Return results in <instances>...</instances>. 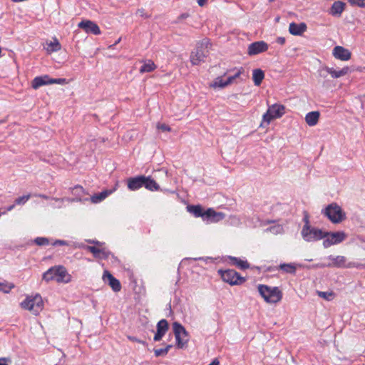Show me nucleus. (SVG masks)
Returning <instances> with one entry per match:
<instances>
[{
  "mask_svg": "<svg viewBox=\"0 0 365 365\" xmlns=\"http://www.w3.org/2000/svg\"><path fill=\"white\" fill-rule=\"evenodd\" d=\"M327 71L332 78H338L349 73L350 72V68L348 66H345L339 71L335 70L334 68H329V69H327Z\"/></svg>",
  "mask_w": 365,
  "mask_h": 365,
  "instance_id": "obj_23",
  "label": "nucleus"
},
{
  "mask_svg": "<svg viewBox=\"0 0 365 365\" xmlns=\"http://www.w3.org/2000/svg\"><path fill=\"white\" fill-rule=\"evenodd\" d=\"M143 186L151 191L158 190L160 187L158 184L150 177H145V180L143 182Z\"/></svg>",
  "mask_w": 365,
  "mask_h": 365,
  "instance_id": "obj_27",
  "label": "nucleus"
},
{
  "mask_svg": "<svg viewBox=\"0 0 365 365\" xmlns=\"http://www.w3.org/2000/svg\"><path fill=\"white\" fill-rule=\"evenodd\" d=\"M21 304L22 308L29 310L35 315H38L43 309L42 297L38 294L34 297H27Z\"/></svg>",
  "mask_w": 365,
  "mask_h": 365,
  "instance_id": "obj_4",
  "label": "nucleus"
},
{
  "mask_svg": "<svg viewBox=\"0 0 365 365\" xmlns=\"http://www.w3.org/2000/svg\"><path fill=\"white\" fill-rule=\"evenodd\" d=\"M333 56L341 61H348L351 58V52L343 46H336L333 49Z\"/></svg>",
  "mask_w": 365,
  "mask_h": 365,
  "instance_id": "obj_15",
  "label": "nucleus"
},
{
  "mask_svg": "<svg viewBox=\"0 0 365 365\" xmlns=\"http://www.w3.org/2000/svg\"><path fill=\"white\" fill-rule=\"evenodd\" d=\"M47 84L50 83L49 77L46 75L43 76L36 77L32 81V87L34 89H37L38 88Z\"/></svg>",
  "mask_w": 365,
  "mask_h": 365,
  "instance_id": "obj_24",
  "label": "nucleus"
},
{
  "mask_svg": "<svg viewBox=\"0 0 365 365\" xmlns=\"http://www.w3.org/2000/svg\"><path fill=\"white\" fill-rule=\"evenodd\" d=\"M205 220H210L211 222H218L225 217V214L221 212H216L212 208L205 210Z\"/></svg>",
  "mask_w": 365,
  "mask_h": 365,
  "instance_id": "obj_16",
  "label": "nucleus"
},
{
  "mask_svg": "<svg viewBox=\"0 0 365 365\" xmlns=\"http://www.w3.org/2000/svg\"><path fill=\"white\" fill-rule=\"evenodd\" d=\"M78 26L83 29L86 33H91L94 35H98L101 34V30L98 26L90 20L81 21Z\"/></svg>",
  "mask_w": 365,
  "mask_h": 365,
  "instance_id": "obj_13",
  "label": "nucleus"
},
{
  "mask_svg": "<svg viewBox=\"0 0 365 365\" xmlns=\"http://www.w3.org/2000/svg\"><path fill=\"white\" fill-rule=\"evenodd\" d=\"M327 69H329V67L325 66L319 69V74L322 78H325L327 77V75L329 74L327 71Z\"/></svg>",
  "mask_w": 365,
  "mask_h": 365,
  "instance_id": "obj_44",
  "label": "nucleus"
},
{
  "mask_svg": "<svg viewBox=\"0 0 365 365\" xmlns=\"http://www.w3.org/2000/svg\"><path fill=\"white\" fill-rule=\"evenodd\" d=\"M36 196H38V197H41V198L45 199V200H48V197L47 195H43V194L36 195Z\"/></svg>",
  "mask_w": 365,
  "mask_h": 365,
  "instance_id": "obj_54",
  "label": "nucleus"
},
{
  "mask_svg": "<svg viewBox=\"0 0 365 365\" xmlns=\"http://www.w3.org/2000/svg\"><path fill=\"white\" fill-rule=\"evenodd\" d=\"M53 200H56V201L62 200L61 199H58V198H53Z\"/></svg>",
  "mask_w": 365,
  "mask_h": 365,
  "instance_id": "obj_59",
  "label": "nucleus"
},
{
  "mask_svg": "<svg viewBox=\"0 0 365 365\" xmlns=\"http://www.w3.org/2000/svg\"><path fill=\"white\" fill-rule=\"evenodd\" d=\"M136 13H137V14L140 15L141 17L145 18V19H148V18H150L151 16V15L148 14L145 11V10L144 9H143V8L138 9L137 10Z\"/></svg>",
  "mask_w": 365,
  "mask_h": 365,
  "instance_id": "obj_43",
  "label": "nucleus"
},
{
  "mask_svg": "<svg viewBox=\"0 0 365 365\" xmlns=\"http://www.w3.org/2000/svg\"><path fill=\"white\" fill-rule=\"evenodd\" d=\"M72 193L74 195L81 197L85 194V190L83 189V187L80 185H76L72 188ZM79 200H81V198H79Z\"/></svg>",
  "mask_w": 365,
  "mask_h": 365,
  "instance_id": "obj_35",
  "label": "nucleus"
},
{
  "mask_svg": "<svg viewBox=\"0 0 365 365\" xmlns=\"http://www.w3.org/2000/svg\"><path fill=\"white\" fill-rule=\"evenodd\" d=\"M156 68V66L154 62L151 60H148L145 62V63L140 68V72L143 73H148L154 71Z\"/></svg>",
  "mask_w": 365,
  "mask_h": 365,
  "instance_id": "obj_29",
  "label": "nucleus"
},
{
  "mask_svg": "<svg viewBox=\"0 0 365 365\" xmlns=\"http://www.w3.org/2000/svg\"><path fill=\"white\" fill-rule=\"evenodd\" d=\"M46 44H47L46 51H47L48 53L56 52L61 49V45L56 38H54L53 41L46 43Z\"/></svg>",
  "mask_w": 365,
  "mask_h": 365,
  "instance_id": "obj_26",
  "label": "nucleus"
},
{
  "mask_svg": "<svg viewBox=\"0 0 365 365\" xmlns=\"http://www.w3.org/2000/svg\"><path fill=\"white\" fill-rule=\"evenodd\" d=\"M235 79V77H233V76H230V77H228V78H227V79L225 81V84H227V86H228V85H230V84L232 83Z\"/></svg>",
  "mask_w": 365,
  "mask_h": 365,
  "instance_id": "obj_49",
  "label": "nucleus"
},
{
  "mask_svg": "<svg viewBox=\"0 0 365 365\" xmlns=\"http://www.w3.org/2000/svg\"><path fill=\"white\" fill-rule=\"evenodd\" d=\"M120 40H121V38H119L118 39V41H116V42H115L113 45L110 46V47H113V46H114L115 45H116L117 43H118L120 41Z\"/></svg>",
  "mask_w": 365,
  "mask_h": 365,
  "instance_id": "obj_57",
  "label": "nucleus"
},
{
  "mask_svg": "<svg viewBox=\"0 0 365 365\" xmlns=\"http://www.w3.org/2000/svg\"><path fill=\"white\" fill-rule=\"evenodd\" d=\"M145 176L139 175L135 178H130L128 180V187L130 190H138L143 186Z\"/></svg>",
  "mask_w": 365,
  "mask_h": 365,
  "instance_id": "obj_18",
  "label": "nucleus"
},
{
  "mask_svg": "<svg viewBox=\"0 0 365 365\" xmlns=\"http://www.w3.org/2000/svg\"><path fill=\"white\" fill-rule=\"evenodd\" d=\"M34 242L38 246H44L49 244V240L46 237H36Z\"/></svg>",
  "mask_w": 365,
  "mask_h": 365,
  "instance_id": "obj_37",
  "label": "nucleus"
},
{
  "mask_svg": "<svg viewBox=\"0 0 365 365\" xmlns=\"http://www.w3.org/2000/svg\"><path fill=\"white\" fill-rule=\"evenodd\" d=\"M258 291L267 303H277L282 298V292L277 287H271L267 285L259 284Z\"/></svg>",
  "mask_w": 365,
  "mask_h": 365,
  "instance_id": "obj_3",
  "label": "nucleus"
},
{
  "mask_svg": "<svg viewBox=\"0 0 365 365\" xmlns=\"http://www.w3.org/2000/svg\"><path fill=\"white\" fill-rule=\"evenodd\" d=\"M285 107L283 105L274 104L269 107L267 112L263 115V121L269 125L272 120L281 118L284 113Z\"/></svg>",
  "mask_w": 365,
  "mask_h": 365,
  "instance_id": "obj_8",
  "label": "nucleus"
},
{
  "mask_svg": "<svg viewBox=\"0 0 365 365\" xmlns=\"http://www.w3.org/2000/svg\"><path fill=\"white\" fill-rule=\"evenodd\" d=\"M244 72V68H240L237 72L234 75L232 76L233 77H235V78L236 79L237 78H239L240 76V75Z\"/></svg>",
  "mask_w": 365,
  "mask_h": 365,
  "instance_id": "obj_48",
  "label": "nucleus"
},
{
  "mask_svg": "<svg viewBox=\"0 0 365 365\" xmlns=\"http://www.w3.org/2000/svg\"><path fill=\"white\" fill-rule=\"evenodd\" d=\"M172 347H173V346L171 344H168L163 349H155L154 353H155V356L158 357L160 356L166 355L168 354V351L170 350V349H171Z\"/></svg>",
  "mask_w": 365,
  "mask_h": 365,
  "instance_id": "obj_33",
  "label": "nucleus"
},
{
  "mask_svg": "<svg viewBox=\"0 0 365 365\" xmlns=\"http://www.w3.org/2000/svg\"><path fill=\"white\" fill-rule=\"evenodd\" d=\"M320 113L319 111H312L305 115V121L309 126H314L317 124Z\"/></svg>",
  "mask_w": 365,
  "mask_h": 365,
  "instance_id": "obj_20",
  "label": "nucleus"
},
{
  "mask_svg": "<svg viewBox=\"0 0 365 365\" xmlns=\"http://www.w3.org/2000/svg\"><path fill=\"white\" fill-rule=\"evenodd\" d=\"M227 84H225V81L222 80L221 77H217L215 79V81L211 83L210 86L213 88H225Z\"/></svg>",
  "mask_w": 365,
  "mask_h": 365,
  "instance_id": "obj_34",
  "label": "nucleus"
},
{
  "mask_svg": "<svg viewBox=\"0 0 365 365\" xmlns=\"http://www.w3.org/2000/svg\"><path fill=\"white\" fill-rule=\"evenodd\" d=\"M187 16H188V14H182V15H180V16L179 18L180 19H185V18H187Z\"/></svg>",
  "mask_w": 365,
  "mask_h": 365,
  "instance_id": "obj_56",
  "label": "nucleus"
},
{
  "mask_svg": "<svg viewBox=\"0 0 365 365\" xmlns=\"http://www.w3.org/2000/svg\"><path fill=\"white\" fill-rule=\"evenodd\" d=\"M222 280L230 285L240 284L245 279L233 269H227L225 271H220Z\"/></svg>",
  "mask_w": 365,
  "mask_h": 365,
  "instance_id": "obj_10",
  "label": "nucleus"
},
{
  "mask_svg": "<svg viewBox=\"0 0 365 365\" xmlns=\"http://www.w3.org/2000/svg\"><path fill=\"white\" fill-rule=\"evenodd\" d=\"M268 49V44L263 41H255L248 46L247 53L249 56H255L262 52L267 51Z\"/></svg>",
  "mask_w": 365,
  "mask_h": 365,
  "instance_id": "obj_12",
  "label": "nucleus"
},
{
  "mask_svg": "<svg viewBox=\"0 0 365 365\" xmlns=\"http://www.w3.org/2000/svg\"><path fill=\"white\" fill-rule=\"evenodd\" d=\"M68 245V243L66 241L61 240H57L52 243L53 246H57V245L63 246V245Z\"/></svg>",
  "mask_w": 365,
  "mask_h": 365,
  "instance_id": "obj_46",
  "label": "nucleus"
},
{
  "mask_svg": "<svg viewBox=\"0 0 365 365\" xmlns=\"http://www.w3.org/2000/svg\"><path fill=\"white\" fill-rule=\"evenodd\" d=\"M351 5L361 8L365 7V0H348Z\"/></svg>",
  "mask_w": 365,
  "mask_h": 365,
  "instance_id": "obj_39",
  "label": "nucleus"
},
{
  "mask_svg": "<svg viewBox=\"0 0 365 365\" xmlns=\"http://www.w3.org/2000/svg\"><path fill=\"white\" fill-rule=\"evenodd\" d=\"M209 365H219V361L215 359L212 363H210Z\"/></svg>",
  "mask_w": 365,
  "mask_h": 365,
  "instance_id": "obj_55",
  "label": "nucleus"
},
{
  "mask_svg": "<svg viewBox=\"0 0 365 365\" xmlns=\"http://www.w3.org/2000/svg\"><path fill=\"white\" fill-rule=\"evenodd\" d=\"M43 279L46 282L56 281L58 283H68L71 280V276L63 266H55L48 269L43 275Z\"/></svg>",
  "mask_w": 365,
  "mask_h": 365,
  "instance_id": "obj_1",
  "label": "nucleus"
},
{
  "mask_svg": "<svg viewBox=\"0 0 365 365\" xmlns=\"http://www.w3.org/2000/svg\"><path fill=\"white\" fill-rule=\"evenodd\" d=\"M302 235L304 240L312 242L324 238L327 235L322 230L311 227L310 226H304L302 230Z\"/></svg>",
  "mask_w": 365,
  "mask_h": 365,
  "instance_id": "obj_7",
  "label": "nucleus"
},
{
  "mask_svg": "<svg viewBox=\"0 0 365 365\" xmlns=\"http://www.w3.org/2000/svg\"><path fill=\"white\" fill-rule=\"evenodd\" d=\"M329 259L331 261L327 264H322L320 265V267H356V268H365V264H359V263H355V262H350L347 265H345L346 262V258L344 256H329Z\"/></svg>",
  "mask_w": 365,
  "mask_h": 365,
  "instance_id": "obj_9",
  "label": "nucleus"
},
{
  "mask_svg": "<svg viewBox=\"0 0 365 365\" xmlns=\"http://www.w3.org/2000/svg\"><path fill=\"white\" fill-rule=\"evenodd\" d=\"M327 236L323 242L324 247H329L334 244H338L344 241L346 238V235L343 232H325Z\"/></svg>",
  "mask_w": 365,
  "mask_h": 365,
  "instance_id": "obj_11",
  "label": "nucleus"
},
{
  "mask_svg": "<svg viewBox=\"0 0 365 365\" xmlns=\"http://www.w3.org/2000/svg\"><path fill=\"white\" fill-rule=\"evenodd\" d=\"M305 23L296 24L292 22L289 26V31L294 36H301L307 30Z\"/></svg>",
  "mask_w": 365,
  "mask_h": 365,
  "instance_id": "obj_19",
  "label": "nucleus"
},
{
  "mask_svg": "<svg viewBox=\"0 0 365 365\" xmlns=\"http://www.w3.org/2000/svg\"><path fill=\"white\" fill-rule=\"evenodd\" d=\"M67 83L66 78H49V83H57V84H66Z\"/></svg>",
  "mask_w": 365,
  "mask_h": 365,
  "instance_id": "obj_41",
  "label": "nucleus"
},
{
  "mask_svg": "<svg viewBox=\"0 0 365 365\" xmlns=\"http://www.w3.org/2000/svg\"><path fill=\"white\" fill-rule=\"evenodd\" d=\"M324 214L333 223H339L345 219V212L336 203L329 205L324 210Z\"/></svg>",
  "mask_w": 365,
  "mask_h": 365,
  "instance_id": "obj_5",
  "label": "nucleus"
},
{
  "mask_svg": "<svg viewBox=\"0 0 365 365\" xmlns=\"http://www.w3.org/2000/svg\"><path fill=\"white\" fill-rule=\"evenodd\" d=\"M318 295L327 300H331L334 297V293L328 292H318Z\"/></svg>",
  "mask_w": 365,
  "mask_h": 365,
  "instance_id": "obj_38",
  "label": "nucleus"
},
{
  "mask_svg": "<svg viewBox=\"0 0 365 365\" xmlns=\"http://www.w3.org/2000/svg\"><path fill=\"white\" fill-rule=\"evenodd\" d=\"M277 42L281 45L285 43V38L284 37H278L277 38Z\"/></svg>",
  "mask_w": 365,
  "mask_h": 365,
  "instance_id": "obj_51",
  "label": "nucleus"
},
{
  "mask_svg": "<svg viewBox=\"0 0 365 365\" xmlns=\"http://www.w3.org/2000/svg\"><path fill=\"white\" fill-rule=\"evenodd\" d=\"M128 339L132 341H135L138 343H140L142 344H145V342L144 341L140 340L135 336H128Z\"/></svg>",
  "mask_w": 365,
  "mask_h": 365,
  "instance_id": "obj_47",
  "label": "nucleus"
},
{
  "mask_svg": "<svg viewBox=\"0 0 365 365\" xmlns=\"http://www.w3.org/2000/svg\"><path fill=\"white\" fill-rule=\"evenodd\" d=\"M173 329L176 339V346L182 349L188 342V333L185 327L178 322L173 323Z\"/></svg>",
  "mask_w": 365,
  "mask_h": 365,
  "instance_id": "obj_6",
  "label": "nucleus"
},
{
  "mask_svg": "<svg viewBox=\"0 0 365 365\" xmlns=\"http://www.w3.org/2000/svg\"><path fill=\"white\" fill-rule=\"evenodd\" d=\"M104 282L108 283L114 292H119L121 284L118 279H115L108 271L106 270L103 274Z\"/></svg>",
  "mask_w": 365,
  "mask_h": 365,
  "instance_id": "obj_14",
  "label": "nucleus"
},
{
  "mask_svg": "<svg viewBox=\"0 0 365 365\" xmlns=\"http://www.w3.org/2000/svg\"><path fill=\"white\" fill-rule=\"evenodd\" d=\"M211 44L208 40L204 39L197 44L196 48L191 52L190 62L192 65H199L208 56Z\"/></svg>",
  "mask_w": 365,
  "mask_h": 365,
  "instance_id": "obj_2",
  "label": "nucleus"
},
{
  "mask_svg": "<svg viewBox=\"0 0 365 365\" xmlns=\"http://www.w3.org/2000/svg\"><path fill=\"white\" fill-rule=\"evenodd\" d=\"M231 260L234 261L235 264L242 269H245L249 267V264L247 261H243L236 257H231Z\"/></svg>",
  "mask_w": 365,
  "mask_h": 365,
  "instance_id": "obj_32",
  "label": "nucleus"
},
{
  "mask_svg": "<svg viewBox=\"0 0 365 365\" xmlns=\"http://www.w3.org/2000/svg\"><path fill=\"white\" fill-rule=\"evenodd\" d=\"M109 192L108 191H103L98 194L94 195L91 197V200L93 203H98L103 200H104L108 195Z\"/></svg>",
  "mask_w": 365,
  "mask_h": 365,
  "instance_id": "obj_31",
  "label": "nucleus"
},
{
  "mask_svg": "<svg viewBox=\"0 0 365 365\" xmlns=\"http://www.w3.org/2000/svg\"><path fill=\"white\" fill-rule=\"evenodd\" d=\"M14 206H15L14 205H11V206H9V207L7 208V210H8V211H11V210H13V209H14Z\"/></svg>",
  "mask_w": 365,
  "mask_h": 365,
  "instance_id": "obj_58",
  "label": "nucleus"
},
{
  "mask_svg": "<svg viewBox=\"0 0 365 365\" xmlns=\"http://www.w3.org/2000/svg\"><path fill=\"white\" fill-rule=\"evenodd\" d=\"M207 1V0H197V4L199 6H203L206 4Z\"/></svg>",
  "mask_w": 365,
  "mask_h": 365,
  "instance_id": "obj_53",
  "label": "nucleus"
},
{
  "mask_svg": "<svg viewBox=\"0 0 365 365\" xmlns=\"http://www.w3.org/2000/svg\"><path fill=\"white\" fill-rule=\"evenodd\" d=\"M187 210L190 213L192 214L195 217H201L203 218V220H205V211L203 210L201 205H188L187 207Z\"/></svg>",
  "mask_w": 365,
  "mask_h": 365,
  "instance_id": "obj_21",
  "label": "nucleus"
},
{
  "mask_svg": "<svg viewBox=\"0 0 365 365\" xmlns=\"http://www.w3.org/2000/svg\"><path fill=\"white\" fill-rule=\"evenodd\" d=\"M274 0H269V2H272L274 1Z\"/></svg>",
  "mask_w": 365,
  "mask_h": 365,
  "instance_id": "obj_60",
  "label": "nucleus"
},
{
  "mask_svg": "<svg viewBox=\"0 0 365 365\" xmlns=\"http://www.w3.org/2000/svg\"><path fill=\"white\" fill-rule=\"evenodd\" d=\"M279 269L285 273L294 274L297 270L296 265L292 263H283L279 264Z\"/></svg>",
  "mask_w": 365,
  "mask_h": 365,
  "instance_id": "obj_28",
  "label": "nucleus"
},
{
  "mask_svg": "<svg viewBox=\"0 0 365 365\" xmlns=\"http://www.w3.org/2000/svg\"><path fill=\"white\" fill-rule=\"evenodd\" d=\"M0 365H8L6 358H0Z\"/></svg>",
  "mask_w": 365,
  "mask_h": 365,
  "instance_id": "obj_52",
  "label": "nucleus"
},
{
  "mask_svg": "<svg viewBox=\"0 0 365 365\" xmlns=\"http://www.w3.org/2000/svg\"><path fill=\"white\" fill-rule=\"evenodd\" d=\"M13 287L14 285H10L6 283L0 282V291L4 292L5 293H8Z\"/></svg>",
  "mask_w": 365,
  "mask_h": 365,
  "instance_id": "obj_40",
  "label": "nucleus"
},
{
  "mask_svg": "<svg viewBox=\"0 0 365 365\" xmlns=\"http://www.w3.org/2000/svg\"><path fill=\"white\" fill-rule=\"evenodd\" d=\"M304 221L305 222V225L304 226H310L309 225V215H307V213H305V215H304Z\"/></svg>",
  "mask_w": 365,
  "mask_h": 365,
  "instance_id": "obj_50",
  "label": "nucleus"
},
{
  "mask_svg": "<svg viewBox=\"0 0 365 365\" xmlns=\"http://www.w3.org/2000/svg\"><path fill=\"white\" fill-rule=\"evenodd\" d=\"M157 128L163 131H170V128L166 124H158Z\"/></svg>",
  "mask_w": 365,
  "mask_h": 365,
  "instance_id": "obj_45",
  "label": "nucleus"
},
{
  "mask_svg": "<svg viewBox=\"0 0 365 365\" xmlns=\"http://www.w3.org/2000/svg\"><path fill=\"white\" fill-rule=\"evenodd\" d=\"M264 78V73L260 68H256L252 72V79L255 86H259Z\"/></svg>",
  "mask_w": 365,
  "mask_h": 365,
  "instance_id": "obj_25",
  "label": "nucleus"
},
{
  "mask_svg": "<svg viewBox=\"0 0 365 365\" xmlns=\"http://www.w3.org/2000/svg\"><path fill=\"white\" fill-rule=\"evenodd\" d=\"M88 250L93 254L95 257H99V254L101 252V250L96 247L89 246L88 247Z\"/></svg>",
  "mask_w": 365,
  "mask_h": 365,
  "instance_id": "obj_42",
  "label": "nucleus"
},
{
  "mask_svg": "<svg viewBox=\"0 0 365 365\" xmlns=\"http://www.w3.org/2000/svg\"><path fill=\"white\" fill-rule=\"evenodd\" d=\"M265 232H270L272 235L282 234L284 232L283 227L281 225L277 224L267 228L264 230Z\"/></svg>",
  "mask_w": 365,
  "mask_h": 365,
  "instance_id": "obj_30",
  "label": "nucleus"
},
{
  "mask_svg": "<svg viewBox=\"0 0 365 365\" xmlns=\"http://www.w3.org/2000/svg\"><path fill=\"white\" fill-rule=\"evenodd\" d=\"M168 323L165 319L160 320L157 324V331L154 336V341H160L168 330Z\"/></svg>",
  "mask_w": 365,
  "mask_h": 365,
  "instance_id": "obj_17",
  "label": "nucleus"
},
{
  "mask_svg": "<svg viewBox=\"0 0 365 365\" xmlns=\"http://www.w3.org/2000/svg\"><path fill=\"white\" fill-rule=\"evenodd\" d=\"M345 4L342 1H335L330 9V14L332 16H339L344 10Z\"/></svg>",
  "mask_w": 365,
  "mask_h": 365,
  "instance_id": "obj_22",
  "label": "nucleus"
},
{
  "mask_svg": "<svg viewBox=\"0 0 365 365\" xmlns=\"http://www.w3.org/2000/svg\"><path fill=\"white\" fill-rule=\"evenodd\" d=\"M31 197V195H23L19 197L15 200V203L16 205H24Z\"/></svg>",
  "mask_w": 365,
  "mask_h": 365,
  "instance_id": "obj_36",
  "label": "nucleus"
}]
</instances>
